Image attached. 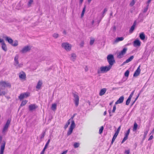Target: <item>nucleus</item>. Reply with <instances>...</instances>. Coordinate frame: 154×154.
I'll return each instance as SVG.
<instances>
[{
	"mask_svg": "<svg viewBox=\"0 0 154 154\" xmlns=\"http://www.w3.org/2000/svg\"><path fill=\"white\" fill-rule=\"evenodd\" d=\"M75 116V114H74L69 120H68L71 122V124L67 133V135L68 136L69 135L72 134L73 129L75 127V122L73 120V119Z\"/></svg>",
	"mask_w": 154,
	"mask_h": 154,
	"instance_id": "f257e3e1",
	"label": "nucleus"
},
{
	"mask_svg": "<svg viewBox=\"0 0 154 154\" xmlns=\"http://www.w3.org/2000/svg\"><path fill=\"white\" fill-rule=\"evenodd\" d=\"M112 66L109 65L107 66H102L97 70L98 74L106 72L110 70Z\"/></svg>",
	"mask_w": 154,
	"mask_h": 154,
	"instance_id": "f03ea898",
	"label": "nucleus"
},
{
	"mask_svg": "<svg viewBox=\"0 0 154 154\" xmlns=\"http://www.w3.org/2000/svg\"><path fill=\"white\" fill-rule=\"evenodd\" d=\"M61 46L63 49L67 52L71 51L72 47L71 44L67 42H64L62 43Z\"/></svg>",
	"mask_w": 154,
	"mask_h": 154,
	"instance_id": "7ed1b4c3",
	"label": "nucleus"
},
{
	"mask_svg": "<svg viewBox=\"0 0 154 154\" xmlns=\"http://www.w3.org/2000/svg\"><path fill=\"white\" fill-rule=\"evenodd\" d=\"M18 59V55H16L14 57V65L17 69H19L22 67L23 65V63H19Z\"/></svg>",
	"mask_w": 154,
	"mask_h": 154,
	"instance_id": "20e7f679",
	"label": "nucleus"
},
{
	"mask_svg": "<svg viewBox=\"0 0 154 154\" xmlns=\"http://www.w3.org/2000/svg\"><path fill=\"white\" fill-rule=\"evenodd\" d=\"M32 46L29 45H26L23 46L20 50V52L22 54H25L30 51Z\"/></svg>",
	"mask_w": 154,
	"mask_h": 154,
	"instance_id": "39448f33",
	"label": "nucleus"
},
{
	"mask_svg": "<svg viewBox=\"0 0 154 154\" xmlns=\"http://www.w3.org/2000/svg\"><path fill=\"white\" fill-rule=\"evenodd\" d=\"M5 144V141L2 140V137H0V154H3Z\"/></svg>",
	"mask_w": 154,
	"mask_h": 154,
	"instance_id": "423d86ee",
	"label": "nucleus"
},
{
	"mask_svg": "<svg viewBox=\"0 0 154 154\" xmlns=\"http://www.w3.org/2000/svg\"><path fill=\"white\" fill-rule=\"evenodd\" d=\"M11 84L8 82L1 81H0V88L3 89L6 87L11 88Z\"/></svg>",
	"mask_w": 154,
	"mask_h": 154,
	"instance_id": "0eeeda50",
	"label": "nucleus"
},
{
	"mask_svg": "<svg viewBox=\"0 0 154 154\" xmlns=\"http://www.w3.org/2000/svg\"><path fill=\"white\" fill-rule=\"evenodd\" d=\"M107 61L109 65L112 66L115 63V60L112 54H109L107 57Z\"/></svg>",
	"mask_w": 154,
	"mask_h": 154,
	"instance_id": "6e6552de",
	"label": "nucleus"
},
{
	"mask_svg": "<svg viewBox=\"0 0 154 154\" xmlns=\"http://www.w3.org/2000/svg\"><path fill=\"white\" fill-rule=\"evenodd\" d=\"M127 50V48H124L122 51L117 54V57L119 58H122L125 54Z\"/></svg>",
	"mask_w": 154,
	"mask_h": 154,
	"instance_id": "1a4fd4ad",
	"label": "nucleus"
},
{
	"mask_svg": "<svg viewBox=\"0 0 154 154\" xmlns=\"http://www.w3.org/2000/svg\"><path fill=\"white\" fill-rule=\"evenodd\" d=\"M19 79L22 81H25L26 80V73L23 71L20 72L18 74Z\"/></svg>",
	"mask_w": 154,
	"mask_h": 154,
	"instance_id": "9d476101",
	"label": "nucleus"
},
{
	"mask_svg": "<svg viewBox=\"0 0 154 154\" xmlns=\"http://www.w3.org/2000/svg\"><path fill=\"white\" fill-rule=\"evenodd\" d=\"M11 122V120L10 119H8L5 125V126L3 128L2 130V133H5L7 131L8 127L10 125V124Z\"/></svg>",
	"mask_w": 154,
	"mask_h": 154,
	"instance_id": "9b49d317",
	"label": "nucleus"
},
{
	"mask_svg": "<svg viewBox=\"0 0 154 154\" xmlns=\"http://www.w3.org/2000/svg\"><path fill=\"white\" fill-rule=\"evenodd\" d=\"M29 96V93L26 92L21 94L19 96V98L20 100L24 98H26Z\"/></svg>",
	"mask_w": 154,
	"mask_h": 154,
	"instance_id": "f8f14e48",
	"label": "nucleus"
},
{
	"mask_svg": "<svg viewBox=\"0 0 154 154\" xmlns=\"http://www.w3.org/2000/svg\"><path fill=\"white\" fill-rule=\"evenodd\" d=\"M74 101L76 106H78L79 104V98L78 96L76 94H74Z\"/></svg>",
	"mask_w": 154,
	"mask_h": 154,
	"instance_id": "ddd939ff",
	"label": "nucleus"
},
{
	"mask_svg": "<svg viewBox=\"0 0 154 154\" xmlns=\"http://www.w3.org/2000/svg\"><path fill=\"white\" fill-rule=\"evenodd\" d=\"M124 39L123 37H117L116 39L113 41V44H115L120 41H123Z\"/></svg>",
	"mask_w": 154,
	"mask_h": 154,
	"instance_id": "4468645a",
	"label": "nucleus"
},
{
	"mask_svg": "<svg viewBox=\"0 0 154 154\" xmlns=\"http://www.w3.org/2000/svg\"><path fill=\"white\" fill-rule=\"evenodd\" d=\"M76 54L74 53H72L70 55V60L72 61H75L76 59Z\"/></svg>",
	"mask_w": 154,
	"mask_h": 154,
	"instance_id": "2eb2a0df",
	"label": "nucleus"
},
{
	"mask_svg": "<svg viewBox=\"0 0 154 154\" xmlns=\"http://www.w3.org/2000/svg\"><path fill=\"white\" fill-rule=\"evenodd\" d=\"M38 107V106L35 104H32L29 106V109L30 111H33Z\"/></svg>",
	"mask_w": 154,
	"mask_h": 154,
	"instance_id": "dca6fc26",
	"label": "nucleus"
},
{
	"mask_svg": "<svg viewBox=\"0 0 154 154\" xmlns=\"http://www.w3.org/2000/svg\"><path fill=\"white\" fill-rule=\"evenodd\" d=\"M140 66H139L137 68V69L136 70V71L134 72L133 76L134 77H137L139 75L140 73Z\"/></svg>",
	"mask_w": 154,
	"mask_h": 154,
	"instance_id": "f3484780",
	"label": "nucleus"
},
{
	"mask_svg": "<svg viewBox=\"0 0 154 154\" xmlns=\"http://www.w3.org/2000/svg\"><path fill=\"white\" fill-rule=\"evenodd\" d=\"M141 44V42L138 39H136L133 42V45L134 46L137 47L138 46L139 47L140 45Z\"/></svg>",
	"mask_w": 154,
	"mask_h": 154,
	"instance_id": "a211bd4d",
	"label": "nucleus"
},
{
	"mask_svg": "<svg viewBox=\"0 0 154 154\" xmlns=\"http://www.w3.org/2000/svg\"><path fill=\"white\" fill-rule=\"evenodd\" d=\"M124 99V97L123 96L121 97L116 102L115 104L121 103L123 102Z\"/></svg>",
	"mask_w": 154,
	"mask_h": 154,
	"instance_id": "6ab92c4d",
	"label": "nucleus"
},
{
	"mask_svg": "<svg viewBox=\"0 0 154 154\" xmlns=\"http://www.w3.org/2000/svg\"><path fill=\"white\" fill-rule=\"evenodd\" d=\"M50 139H49L47 142L44 148L43 149V150H42V151L41 152L40 154H44V152L45 151V149L47 148L48 146V145L49 143L50 142Z\"/></svg>",
	"mask_w": 154,
	"mask_h": 154,
	"instance_id": "aec40b11",
	"label": "nucleus"
},
{
	"mask_svg": "<svg viewBox=\"0 0 154 154\" xmlns=\"http://www.w3.org/2000/svg\"><path fill=\"white\" fill-rule=\"evenodd\" d=\"M42 81L39 80L38 82L37 85L36 86V89L38 90L42 86Z\"/></svg>",
	"mask_w": 154,
	"mask_h": 154,
	"instance_id": "412c9836",
	"label": "nucleus"
},
{
	"mask_svg": "<svg viewBox=\"0 0 154 154\" xmlns=\"http://www.w3.org/2000/svg\"><path fill=\"white\" fill-rule=\"evenodd\" d=\"M106 91V88H103L101 89L99 93V95L100 96L104 95Z\"/></svg>",
	"mask_w": 154,
	"mask_h": 154,
	"instance_id": "4be33fe9",
	"label": "nucleus"
},
{
	"mask_svg": "<svg viewBox=\"0 0 154 154\" xmlns=\"http://www.w3.org/2000/svg\"><path fill=\"white\" fill-rule=\"evenodd\" d=\"M5 40L11 44H12L13 42V40L10 38L6 36L5 37Z\"/></svg>",
	"mask_w": 154,
	"mask_h": 154,
	"instance_id": "5701e85b",
	"label": "nucleus"
},
{
	"mask_svg": "<svg viewBox=\"0 0 154 154\" xmlns=\"http://www.w3.org/2000/svg\"><path fill=\"white\" fill-rule=\"evenodd\" d=\"M136 25V21H135L133 25L131 26V28L129 30V32L130 33H132L133 31H134V28L135 27Z\"/></svg>",
	"mask_w": 154,
	"mask_h": 154,
	"instance_id": "b1692460",
	"label": "nucleus"
},
{
	"mask_svg": "<svg viewBox=\"0 0 154 154\" xmlns=\"http://www.w3.org/2000/svg\"><path fill=\"white\" fill-rule=\"evenodd\" d=\"M134 56H131L130 57H129L128 59H127L124 62V63H128L131 61L133 59Z\"/></svg>",
	"mask_w": 154,
	"mask_h": 154,
	"instance_id": "393cba45",
	"label": "nucleus"
},
{
	"mask_svg": "<svg viewBox=\"0 0 154 154\" xmlns=\"http://www.w3.org/2000/svg\"><path fill=\"white\" fill-rule=\"evenodd\" d=\"M140 38L142 40H144L145 39V34L143 32H142L140 34Z\"/></svg>",
	"mask_w": 154,
	"mask_h": 154,
	"instance_id": "a878e982",
	"label": "nucleus"
},
{
	"mask_svg": "<svg viewBox=\"0 0 154 154\" xmlns=\"http://www.w3.org/2000/svg\"><path fill=\"white\" fill-rule=\"evenodd\" d=\"M2 49L5 51H7V48L5 42L2 44Z\"/></svg>",
	"mask_w": 154,
	"mask_h": 154,
	"instance_id": "bb28decb",
	"label": "nucleus"
},
{
	"mask_svg": "<svg viewBox=\"0 0 154 154\" xmlns=\"http://www.w3.org/2000/svg\"><path fill=\"white\" fill-rule=\"evenodd\" d=\"M138 127V125L136 122H134V127L133 128V131H137Z\"/></svg>",
	"mask_w": 154,
	"mask_h": 154,
	"instance_id": "cd10ccee",
	"label": "nucleus"
},
{
	"mask_svg": "<svg viewBox=\"0 0 154 154\" xmlns=\"http://www.w3.org/2000/svg\"><path fill=\"white\" fill-rule=\"evenodd\" d=\"M118 135V134L116 132L115 133V134L113 136V137L112 138V141L111 143L112 144L115 141L116 138V137Z\"/></svg>",
	"mask_w": 154,
	"mask_h": 154,
	"instance_id": "c85d7f7f",
	"label": "nucleus"
},
{
	"mask_svg": "<svg viewBox=\"0 0 154 154\" xmlns=\"http://www.w3.org/2000/svg\"><path fill=\"white\" fill-rule=\"evenodd\" d=\"M95 40V39L93 37H91L90 38V45H92Z\"/></svg>",
	"mask_w": 154,
	"mask_h": 154,
	"instance_id": "c756f323",
	"label": "nucleus"
},
{
	"mask_svg": "<svg viewBox=\"0 0 154 154\" xmlns=\"http://www.w3.org/2000/svg\"><path fill=\"white\" fill-rule=\"evenodd\" d=\"M27 101L26 100H24L23 101L20 106L19 108H20L21 107L25 105L26 104V103H27Z\"/></svg>",
	"mask_w": 154,
	"mask_h": 154,
	"instance_id": "7c9ffc66",
	"label": "nucleus"
},
{
	"mask_svg": "<svg viewBox=\"0 0 154 154\" xmlns=\"http://www.w3.org/2000/svg\"><path fill=\"white\" fill-rule=\"evenodd\" d=\"M3 89L0 88V95L1 96L4 95L6 94L5 91H2Z\"/></svg>",
	"mask_w": 154,
	"mask_h": 154,
	"instance_id": "2f4dec72",
	"label": "nucleus"
},
{
	"mask_svg": "<svg viewBox=\"0 0 154 154\" xmlns=\"http://www.w3.org/2000/svg\"><path fill=\"white\" fill-rule=\"evenodd\" d=\"M56 107H57L56 104L55 103H54L52 105L51 109L52 110H53L54 111H55V110H56Z\"/></svg>",
	"mask_w": 154,
	"mask_h": 154,
	"instance_id": "473e14b6",
	"label": "nucleus"
},
{
	"mask_svg": "<svg viewBox=\"0 0 154 154\" xmlns=\"http://www.w3.org/2000/svg\"><path fill=\"white\" fill-rule=\"evenodd\" d=\"M148 131H149V130H145L144 132V137H143V140H144L146 137V136L147 134V133L148 132Z\"/></svg>",
	"mask_w": 154,
	"mask_h": 154,
	"instance_id": "72a5a7b5",
	"label": "nucleus"
},
{
	"mask_svg": "<svg viewBox=\"0 0 154 154\" xmlns=\"http://www.w3.org/2000/svg\"><path fill=\"white\" fill-rule=\"evenodd\" d=\"M18 45V42L17 41V40H15L14 41V42L13 43H13L12 44H11V45L14 46V47H16V46H17Z\"/></svg>",
	"mask_w": 154,
	"mask_h": 154,
	"instance_id": "f704fd0d",
	"label": "nucleus"
},
{
	"mask_svg": "<svg viewBox=\"0 0 154 154\" xmlns=\"http://www.w3.org/2000/svg\"><path fill=\"white\" fill-rule=\"evenodd\" d=\"M33 2V0H29L28 3L27 5L28 7H29L31 6V5L32 4Z\"/></svg>",
	"mask_w": 154,
	"mask_h": 154,
	"instance_id": "c9c22d12",
	"label": "nucleus"
},
{
	"mask_svg": "<svg viewBox=\"0 0 154 154\" xmlns=\"http://www.w3.org/2000/svg\"><path fill=\"white\" fill-rule=\"evenodd\" d=\"M52 36L54 38H57L59 37V35L58 33H54L52 35Z\"/></svg>",
	"mask_w": 154,
	"mask_h": 154,
	"instance_id": "e433bc0d",
	"label": "nucleus"
},
{
	"mask_svg": "<svg viewBox=\"0 0 154 154\" xmlns=\"http://www.w3.org/2000/svg\"><path fill=\"white\" fill-rule=\"evenodd\" d=\"M71 122L70 121L68 120L67 123L64 126V128L65 129H66L68 127V125H69Z\"/></svg>",
	"mask_w": 154,
	"mask_h": 154,
	"instance_id": "4c0bfd02",
	"label": "nucleus"
},
{
	"mask_svg": "<svg viewBox=\"0 0 154 154\" xmlns=\"http://www.w3.org/2000/svg\"><path fill=\"white\" fill-rule=\"evenodd\" d=\"M136 0H132L130 4V5L131 7L133 6L135 3Z\"/></svg>",
	"mask_w": 154,
	"mask_h": 154,
	"instance_id": "58836bf2",
	"label": "nucleus"
},
{
	"mask_svg": "<svg viewBox=\"0 0 154 154\" xmlns=\"http://www.w3.org/2000/svg\"><path fill=\"white\" fill-rule=\"evenodd\" d=\"M85 9H86V6H85L83 9V11H82V14H81V17H82L84 16L85 11Z\"/></svg>",
	"mask_w": 154,
	"mask_h": 154,
	"instance_id": "ea45409f",
	"label": "nucleus"
},
{
	"mask_svg": "<svg viewBox=\"0 0 154 154\" xmlns=\"http://www.w3.org/2000/svg\"><path fill=\"white\" fill-rule=\"evenodd\" d=\"M80 144L79 143H75L74 144V146L75 148H77L79 147Z\"/></svg>",
	"mask_w": 154,
	"mask_h": 154,
	"instance_id": "a19ab883",
	"label": "nucleus"
},
{
	"mask_svg": "<svg viewBox=\"0 0 154 154\" xmlns=\"http://www.w3.org/2000/svg\"><path fill=\"white\" fill-rule=\"evenodd\" d=\"M131 99L128 98V99L126 101V105H128L129 104L131 101Z\"/></svg>",
	"mask_w": 154,
	"mask_h": 154,
	"instance_id": "79ce46f5",
	"label": "nucleus"
},
{
	"mask_svg": "<svg viewBox=\"0 0 154 154\" xmlns=\"http://www.w3.org/2000/svg\"><path fill=\"white\" fill-rule=\"evenodd\" d=\"M103 129V127L102 126L100 127L99 130V133L100 134H101L102 133Z\"/></svg>",
	"mask_w": 154,
	"mask_h": 154,
	"instance_id": "37998d69",
	"label": "nucleus"
},
{
	"mask_svg": "<svg viewBox=\"0 0 154 154\" xmlns=\"http://www.w3.org/2000/svg\"><path fill=\"white\" fill-rule=\"evenodd\" d=\"M130 132V129H129L127 131V132L125 134V136H127V137H128V136Z\"/></svg>",
	"mask_w": 154,
	"mask_h": 154,
	"instance_id": "c03bdc74",
	"label": "nucleus"
},
{
	"mask_svg": "<svg viewBox=\"0 0 154 154\" xmlns=\"http://www.w3.org/2000/svg\"><path fill=\"white\" fill-rule=\"evenodd\" d=\"M129 74L128 70H127L125 73V76L126 77H128Z\"/></svg>",
	"mask_w": 154,
	"mask_h": 154,
	"instance_id": "a18cd8bd",
	"label": "nucleus"
},
{
	"mask_svg": "<svg viewBox=\"0 0 154 154\" xmlns=\"http://www.w3.org/2000/svg\"><path fill=\"white\" fill-rule=\"evenodd\" d=\"M128 138V137L126 136H125V137H124V138H123V140H122V143H123Z\"/></svg>",
	"mask_w": 154,
	"mask_h": 154,
	"instance_id": "49530a36",
	"label": "nucleus"
},
{
	"mask_svg": "<svg viewBox=\"0 0 154 154\" xmlns=\"http://www.w3.org/2000/svg\"><path fill=\"white\" fill-rule=\"evenodd\" d=\"M134 91H133L132 93H131V94L129 96V97L128 98H130V99H131L132 97L133 96V95H134Z\"/></svg>",
	"mask_w": 154,
	"mask_h": 154,
	"instance_id": "de8ad7c7",
	"label": "nucleus"
},
{
	"mask_svg": "<svg viewBox=\"0 0 154 154\" xmlns=\"http://www.w3.org/2000/svg\"><path fill=\"white\" fill-rule=\"evenodd\" d=\"M116 104L115 105H114L113 106V109H112V112H115V110L116 109Z\"/></svg>",
	"mask_w": 154,
	"mask_h": 154,
	"instance_id": "09e8293b",
	"label": "nucleus"
},
{
	"mask_svg": "<svg viewBox=\"0 0 154 154\" xmlns=\"http://www.w3.org/2000/svg\"><path fill=\"white\" fill-rule=\"evenodd\" d=\"M120 129H121V126H120L117 129V131H116V133H118L119 134V131H120Z\"/></svg>",
	"mask_w": 154,
	"mask_h": 154,
	"instance_id": "8fccbe9b",
	"label": "nucleus"
},
{
	"mask_svg": "<svg viewBox=\"0 0 154 154\" xmlns=\"http://www.w3.org/2000/svg\"><path fill=\"white\" fill-rule=\"evenodd\" d=\"M84 44V42L83 41H82L80 43V46L81 47H83Z\"/></svg>",
	"mask_w": 154,
	"mask_h": 154,
	"instance_id": "3c124183",
	"label": "nucleus"
},
{
	"mask_svg": "<svg viewBox=\"0 0 154 154\" xmlns=\"http://www.w3.org/2000/svg\"><path fill=\"white\" fill-rule=\"evenodd\" d=\"M4 40L1 38V37H0V43H4Z\"/></svg>",
	"mask_w": 154,
	"mask_h": 154,
	"instance_id": "603ef678",
	"label": "nucleus"
},
{
	"mask_svg": "<svg viewBox=\"0 0 154 154\" xmlns=\"http://www.w3.org/2000/svg\"><path fill=\"white\" fill-rule=\"evenodd\" d=\"M45 133L44 132L41 135V139H42L45 136Z\"/></svg>",
	"mask_w": 154,
	"mask_h": 154,
	"instance_id": "864d4df0",
	"label": "nucleus"
},
{
	"mask_svg": "<svg viewBox=\"0 0 154 154\" xmlns=\"http://www.w3.org/2000/svg\"><path fill=\"white\" fill-rule=\"evenodd\" d=\"M85 72H87L88 70V68L87 66H86L85 67Z\"/></svg>",
	"mask_w": 154,
	"mask_h": 154,
	"instance_id": "5fc2aeb1",
	"label": "nucleus"
},
{
	"mask_svg": "<svg viewBox=\"0 0 154 154\" xmlns=\"http://www.w3.org/2000/svg\"><path fill=\"white\" fill-rule=\"evenodd\" d=\"M125 152L127 154H129L130 153V150H126Z\"/></svg>",
	"mask_w": 154,
	"mask_h": 154,
	"instance_id": "6e6d98bb",
	"label": "nucleus"
},
{
	"mask_svg": "<svg viewBox=\"0 0 154 154\" xmlns=\"http://www.w3.org/2000/svg\"><path fill=\"white\" fill-rule=\"evenodd\" d=\"M153 136L152 135L150 137H149V138L148 139V140H151L152 139H153Z\"/></svg>",
	"mask_w": 154,
	"mask_h": 154,
	"instance_id": "4d7b16f0",
	"label": "nucleus"
},
{
	"mask_svg": "<svg viewBox=\"0 0 154 154\" xmlns=\"http://www.w3.org/2000/svg\"><path fill=\"white\" fill-rule=\"evenodd\" d=\"M148 5H147V7L144 9V12H146L147 11V10L148 8Z\"/></svg>",
	"mask_w": 154,
	"mask_h": 154,
	"instance_id": "13d9d810",
	"label": "nucleus"
},
{
	"mask_svg": "<svg viewBox=\"0 0 154 154\" xmlns=\"http://www.w3.org/2000/svg\"><path fill=\"white\" fill-rule=\"evenodd\" d=\"M107 9L106 8H105L104 10V11H103V14L105 13L107 11Z\"/></svg>",
	"mask_w": 154,
	"mask_h": 154,
	"instance_id": "bf43d9fd",
	"label": "nucleus"
},
{
	"mask_svg": "<svg viewBox=\"0 0 154 154\" xmlns=\"http://www.w3.org/2000/svg\"><path fill=\"white\" fill-rule=\"evenodd\" d=\"M67 152V150L64 151L61 154H66Z\"/></svg>",
	"mask_w": 154,
	"mask_h": 154,
	"instance_id": "052dcab7",
	"label": "nucleus"
},
{
	"mask_svg": "<svg viewBox=\"0 0 154 154\" xmlns=\"http://www.w3.org/2000/svg\"><path fill=\"white\" fill-rule=\"evenodd\" d=\"M140 94H139L138 95V96L137 97H136V98L135 101H134V103L137 100V99L138 98V97H139V95H140Z\"/></svg>",
	"mask_w": 154,
	"mask_h": 154,
	"instance_id": "680f3d73",
	"label": "nucleus"
},
{
	"mask_svg": "<svg viewBox=\"0 0 154 154\" xmlns=\"http://www.w3.org/2000/svg\"><path fill=\"white\" fill-rule=\"evenodd\" d=\"M63 34H64L65 35H66V31L65 30H64L63 32Z\"/></svg>",
	"mask_w": 154,
	"mask_h": 154,
	"instance_id": "e2e57ef3",
	"label": "nucleus"
},
{
	"mask_svg": "<svg viewBox=\"0 0 154 154\" xmlns=\"http://www.w3.org/2000/svg\"><path fill=\"white\" fill-rule=\"evenodd\" d=\"M154 133V129H153V130L151 131V134H153Z\"/></svg>",
	"mask_w": 154,
	"mask_h": 154,
	"instance_id": "0e129e2a",
	"label": "nucleus"
},
{
	"mask_svg": "<svg viewBox=\"0 0 154 154\" xmlns=\"http://www.w3.org/2000/svg\"><path fill=\"white\" fill-rule=\"evenodd\" d=\"M83 0H80L79 1V3L80 4H81L82 3Z\"/></svg>",
	"mask_w": 154,
	"mask_h": 154,
	"instance_id": "69168bd1",
	"label": "nucleus"
},
{
	"mask_svg": "<svg viewBox=\"0 0 154 154\" xmlns=\"http://www.w3.org/2000/svg\"><path fill=\"white\" fill-rule=\"evenodd\" d=\"M113 30L114 31H115L116 29V27L115 26H114L113 27Z\"/></svg>",
	"mask_w": 154,
	"mask_h": 154,
	"instance_id": "338daca9",
	"label": "nucleus"
},
{
	"mask_svg": "<svg viewBox=\"0 0 154 154\" xmlns=\"http://www.w3.org/2000/svg\"><path fill=\"white\" fill-rule=\"evenodd\" d=\"M151 0H149L148 1H147V3L148 4H149L150 3V2H151Z\"/></svg>",
	"mask_w": 154,
	"mask_h": 154,
	"instance_id": "774afa93",
	"label": "nucleus"
}]
</instances>
